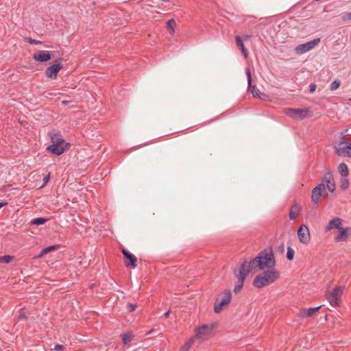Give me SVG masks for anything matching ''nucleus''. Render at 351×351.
<instances>
[{"label":"nucleus","instance_id":"f257e3e1","mask_svg":"<svg viewBox=\"0 0 351 351\" xmlns=\"http://www.w3.org/2000/svg\"><path fill=\"white\" fill-rule=\"evenodd\" d=\"M336 184L333 175L327 171L322 178V182L312 190L311 199L315 204H318L321 197L328 196V191L333 193L335 191Z\"/></svg>","mask_w":351,"mask_h":351},{"label":"nucleus","instance_id":"f03ea898","mask_svg":"<svg viewBox=\"0 0 351 351\" xmlns=\"http://www.w3.org/2000/svg\"><path fill=\"white\" fill-rule=\"evenodd\" d=\"M250 262L254 269L256 267L260 270L275 269L276 261L272 251L261 252L258 256L250 260Z\"/></svg>","mask_w":351,"mask_h":351},{"label":"nucleus","instance_id":"7ed1b4c3","mask_svg":"<svg viewBox=\"0 0 351 351\" xmlns=\"http://www.w3.org/2000/svg\"><path fill=\"white\" fill-rule=\"evenodd\" d=\"M49 136H50L52 144L48 146L47 149L51 153L56 155H60L70 148V143L65 142L64 139L58 132H50Z\"/></svg>","mask_w":351,"mask_h":351},{"label":"nucleus","instance_id":"20e7f679","mask_svg":"<svg viewBox=\"0 0 351 351\" xmlns=\"http://www.w3.org/2000/svg\"><path fill=\"white\" fill-rule=\"evenodd\" d=\"M280 271L276 269H267L256 276L253 281V285L256 288L261 289L275 282L280 278Z\"/></svg>","mask_w":351,"mask_h":351},{"label":"nucleus","instance_id":"39448f33","mask_svg":"<svg viewBox=\"0 0 351 351\" xmlns=\"http://www.w3.org/2000/svg\"><path fill=\"white\" fill-rule=\"evenodd\" d=\"M254 269L251 263L247 261H245L241 263L237 269L234 271V276L237 278V282L234 287V292L235 293H239L243 287V282L249 274V273Z\"/></svg>","mask_w":351,"mask_h":351},{"label":"nucleus","instance_id":"423d86ee","mask_svg":"<svg viewBox=\"0 0 351 351\" xmlns=\"http://www.w3.org/2000/svg\"><path fill=\"white\" fill-rule=\"evenodd\" d=\"M214 334L213 324H203L195 329V337L200 342L209 339Z\"/></svg>","mask_w":351,"mask_h":351},{"label":"nucleus","instance_id":"0eeeda50","mask_svg":"<svg viewBox=\"0 0 351 351\" xmlns=\"http://www.w3.org/2000/svg\"><path fill=\"white\" fill-rule=\"evenodd\" d=\"M232 294L230 291H223L216 299L214 304V311L219 313L225 306H227L231 302Z\"/></svg>","mask_w":351,"mask_h":351},{"label":"nucleus","instance_id":"6e6552de","mask_svg":"<svg viewBox=\"0 0 351 351\" xmlns=\"http://www.w3.org/2000/svg\"><path fill=\"white\" fill-rule=\"evenodd\" d=\"M344 289V286L335 287L333 290L327 295V300L331 306H339L340 305Z\"/></svg>","mask_w":351,"mask_h":351},{"label":"nucleus","instance_id":"1a4fd4ad","mask_svg":"<svg viewBox=\"0 0 351 351\" xmlns=\"http://www.w3.org/2000/svg\"><path fill=\"white\" fill-rule=\"evenodd\" d=\"M336 154L340 156L351 157V143L346 141L344 137L341 138L338 147H335Z\"/></svg>","mask_w":351,"mask_h":351},{"label":"nucleus","instance_id":"9d476101","mask_svg":"<svg viewBox=\"0 0 351 351\" xmlns=\"http://www.w3.org/2000/svg\"><path fill=\"white\" fill-rule=\"evenodd\" d=\"M297 235L301 243L304 245L309 243L311 241V234L306 225L302 224L298 228L297 230Z\"/></svg>","mask_w":351,"mask_h":351},{"label":"nucleus","instance_id":"9b49d317","mask_svg":"<svg viewBox=\"0 0 351 351\" xmlns=\"http://www.w3.org/2000/svg\"><path fill=\"white\" fill-rule=\"evenodd\" d=\"M62 69V65L60 60H56L55 63L48 66L45 71L47 77L51 80L57 78L59 71Z\"/></svg>","mask_w":351,"mask_h":351},{"label":"nucleus","instance_id":"f8f14e48","mask_svg":"<svg viewBox=\"0 0 351 351\" xmlns=\"http://www.w3.org/2000/svg\"><path fill=\"white\" fill-rule=\"evenodd\" d=\"M320 42V38H317L307 43L300 44L295 47V51L299 54L304 53L313 49Z\"/></svg>","mask_w":351,"mask_h":351},{"label":"nucleus","instance_id":"ddd939ff","mask_svg":"<svg viewBox=\"0 0 351 351\" xmlns=\"http://www.w3.org/2000/svg\"><path fill=\"white\" fill-rule=\"evenodd\" d=\"M308 110L299 108H288L286 114L289 117L295 119H304L307 117Z\"/></svg>","mask_w":351,"mask_h":351},{"label":"nucleus","instance_id":"4468645a","mask_svg":"<svg viewBox=\"0 0 351 351\" xmlns=\"http://www.w3.org/2000/svg\"><path fill=\"white\" fill-rule=\"evenodd\" d=\"M51 54L48 51H39L38 53H35L32 56V58L40 62H47L51 59Z\"/></svg>","mask_w":351,"mask_h":351},{"label":"nucleus","instance_id":"2eb2a0df","mask_svg":"<svg viewBox=\"0 0 351 351\" xmlns=\"http://www.w3.org/2000/svg\"><path fill=\"white\" fill-rule=\"evenodd\" d=\"M339 233L335 237V242L346 241L348 239L349 235L351 234V228H341L338 230Z\"/></svg>","mask_w":351,"mask_h":351},{"label":"nucleus","instance_id":"dca6fc26","mask_svg":"<svg viewBox=\"0 0 351 351\" xmlns=\"http://www.w3.org/2000/svg\"><path fill=\"white\" fill-rule=\"evenodd\" d=\"M122 253L124 256V263L126 267H132L133 268L136 267L137 258L136 257L128 252L126 250H122Z\"/></svg>","mask_w":351,"mask_h":351},{"label":"nucleus","instance_id":"f3484780","mask_svg":"<svg viewBox=\"0 0 351 351\" xmlns=\"http://www.w3.org/2000/svg\"><path fill=\"white\" fill-rule=\"evenodd\" d=\"M322 307L319 306L317 307L302 308L298 313V317L300 318L311 317L314 316L315 313Z\"/></svg>","mask_w":351,"mask_h":351},{"label":"nucleus","instance_id":"a211bd4d","mask_svg":"<svg viewBox=\"0 0 351 351\" xmlns=\"http://www.w3.org/2000/svg\"><path fill=\"white\" fill-rule=\"evenodd\" d=\"M342 219L339 217H334L332 219L326 226L325 230L328 232L333 229L339 230L341 228Z\"/></svg>","mask_w":351,"mask_h":351},{"label":"nucleus","instance_id":"6ab92c4d","mask_svg":"<svg viewBox=\"0 0 351 351\" xmlns=\"http://www.w3.org/2000/svg\"><path fill=\"white\" fill-rule=\"evenodd\" d=\"M245 73L247 78L248 88H251V92L254 97L261 98V95L255 86L252 85V74L250 68L245 69Z\"/></svg>","mask_w":351,"mask_h":351},{"label":"nucleus","instance_id":"aec40b11","mask_svg":"<svg viewBox=\"0 0 351 351\" xmlns=\"http://www.w3.org/2000/svg\"><path fill=\"white\" fill-rule=\"evenodd\" d=\"M235 40H236L237 45L241 49L243 56L245 57V58H247L248 56V51H247V49L244 46V44H243V42L241 38L239 36H237L235 37Z\"/></svg>","mask_w":351,"mask_h":351},{"label":"nucleus","instance_id":"412c9836","mask_svg":"<svg viewBox=\"0 0 351 351\" xmlns=\"http://www.w3.org/2000/svg\"><path fill=\"white\" fill-rule=\"evenodd\" d=\"M300 211V208L297 204L293 205L290 208L289 219L291 220H293L295 218H296L298 217V215H299Z\"/></svg>","mask_w":351,"mask_h":351},{"label":"nucleus","instance_id":"4be33fe9","mask_svg":"<svg viewBox=\"0 0 351 351\" xmlns=\"http://www.w3.org/2000/svg\"><path fill=\"white\" fill-rule=\"evenodd\" d=\"M60 247V245H51V246H49V247H47L44 249L42 250V251L40 252V253L36 256V258H41L43 257L45 254H47L48 253H49L51 251H53V250H58V248Z\"/></svg>","mask_w":351,"mask_h":351},{"label":"nucleus","instance_id":"5701e85b","mask_svg":"<svg viewBox=\"0 0 351 351\" xmlns=\"http://www.w3.org/2000/svg\"><path fill=\"white\" fill-rule=\"evenodd\" d=\"M195 338H189L180 348V351H189L194 343Z\"/></svg>","mask_w":351,"mask_h":351},{"label":"nucleus","instance_id":"b1692460","mask_svg":"<svg viewBox=\"0 0 351 351\" xmlns=\"http://www.w3.org/2000/svg\"><path fill=\"white\" fill-rule=\"evenodd\" d=\"M122 341L124 345L130 343L134 338L131 332L128 331L121 335Z\"/></svg>","mask_w":351,"mask_h":351},{"label":"nucleus","instance_id":"393cba45","mask_svg":"<svg viewBox=\"0 0 351 351\" xmlns=\"http://www.w3.org/2000/svg\"><path fill=\"white\" fill-rule=\"evenodd\" d=\"M338 169H339V173L341 174V176L342 177H348V167H347L346 164L341 163L339 165Z\"/></svg>","mask_w":351,"mask_h":351},{"label":"nucleus","instance_id":"a878e982","mask_svg":"<svg viewBox=\"0 0 351 351\" xmlns=\"http://www.w3.org/2000/svg\"><path fill=\"white\" fill-rule=\"evenodd\" d=\"M175 26H176V21L174 19H171L167 21V28L169 32L171 35L175 34V32H176Z\"/></svg>","mask_w":351,"mask_h":351},{"label":"nucleus","instance_id":"bb28decb","mask_svg":"<svg viewBox=\"0 0 351 351\" xmlns=\"http://www.w3.org/2000/svg\"><path fill=\"white\" fill-rule=\"evenodd\" d=\"M47 221H48L47 218L38 217V218H36V219H34L33 220H32L30 223L32 225L39 226V225L44 224Z\"/></svg>","mask_w":351,"mask_h":351},{"label":"nucleus","instance_id":"cd10ccee","mask_svg":"<svg viewBox=\"0 0 351 351\" xmlns=\"http://www.w3.org/2000/svg\"><path fill=\"white\" fill-rule=\"evenodd\" d=\"M349 186V182L347 177H343L341 180V188L342 190H346Z\"/></svg>","mask_w":351,"mask_h":351},{"label":"nucleus","instance_id":"c85d7f7f","mask_svg":"<svg viewBox=\"0 0 351 351\" xmlns=\"http://www.w3.org/2000/svg\"><path fill=\"white\" fill-rule=\"evenodd\" d=\"M12 259H13V256H9V255L2 256H0V263H9L12 261Z\"/></svg>","mask_w":351,"mask_h":351},{"label":"nucleus","instance_id":"c756f323","mask_svg":"<svg viewBox=\"0 0 351 351\" xmlns=\"http://www.w3.org/2000/svg\"><path fill=\"white\" fill-rule=\"evenodd\" d=\"M294 254H295L294 250L291 247H289L287 248V259L289 261H292L294 257Z\"/></svg>","mask_w":351,"mask_h":351},{"label":"nucleus","instance_id":"7c9ffc66","mask_svg":"<svg viewBox=\"0 0 351 351\" xmlns=\"http://www.w3.org/2000/svg\"><path fill=\"white\" fill-rule=\"evenodd\" d=\"M339 86H340V82L338 80H335L331 83L330 90H335L339 87Z\"/></svg>","mask_w":351,"mask_h":351},{"label":"nucleus","instance_id":"2f4dec72","mask_svg":"<svg viewBox=\"0 0 351 351\" xmlns=\"http://www.w3.org/2000/svg\"><path fill=\"white\" fill-rule=\"evenodd\" d=\"M341 19L343 21H351V12L345 14L341 16Z\"/></svg>","mask_w":351,"mask_h":351},{"label":"nucleus","instance_id":"473e14b6","mask_svg":"<svg viewBox=\"0 0 351 351\" xmlns=\"http://www.w3.org/2000/svg\"><path fill=\"white\" fill-rule=\"evenodd\" d=\"M26 40L30 43V44H33V45H38V44H40L41 42L39 41V40H34V39H32L31 38H26Z\"/></svg>","mask_w":351,"mask_h":351},{"label":"nucleus","instance_id":"72a5a7b5","mask_svg":"<svg viewBox=\"0 0 351 351\" xmlns=\"http://www.w3.org/2000/svg\"><path fill=\"white\" fill-rule=\"evenodd\" d=\"M127 308H128V311L132 312V311H134L136 309V305L134 304L129 303L127 305Z\"/></svg>","mask_w":351,"mask_h":351},{"label":"nucleus","instance_id":"f704fd0d","mask_svg":"<svg viewBox=\"0 0 351 351\" xmlns=\"http://www.w3.org/2000/svg\"><path fill=\"white\" fill-rule=\"evenodd\" d=\"M63 346L62 345H60V344H56L55 346H54V350L56 351H62L63 350Z\"/></svg>","mask_w":351,"mask_h":351},{"label":"nucleus","instance_id":"c9c22d12","mask_svg":"<svg viewBox=\"0 0 351 351\" xmlns=\"http://www.w3.org/2000/svg\"><path fill=\"white\" fill-rule=\"evenodd\" d=\"M316 85L315 84H311L310 85V93H313L315 90Z\"/></svg>","mask_w":351,"mask_h":351},{"label":"nucleus","instance_id":"e433bc0d","mask_svg":"<svg viewBox=\"0 0 351 351\" xmlns=\"http://www.w3.org/2000/svg\"><path fill=\"white\" fill-rule=\"evenodd\" d=\"M49 174H48L47 176H45L44 178H43V182L45 184H47L49 181Z\"/></svg>","mask_w":351,"mask_h":351},{"label":"nucleus","instance_id":"4c0bfd02","mask_svg":"<svg viewBox=\"0 0 351 351\" xmlns=\"http://www.w3.org/2000/svg\"><path fill=\"white\" fill-rule=\"evenodd\" d=\"M7 204H8V202H0V208L6 206Z\"/></svg>","mask_w":351,"mask_h":351},{"label":"nucleus","instance_id":"58836bf2","mask_svg":"<svg viewBox=\"0 0 351 351\" xmlns=\"http://www.w3.org/2000/svg\"><path fill=\"white\" fill-rule=\"evenodd\" d=\"M26 319L25 315H23V314H20V315H19V319Z\"/></svg>","mask_w":351,"mask_h":351},{"label":"nucleus","instance_id":"ea45409f","mask_svg":"<svg viewBox=\"0 0 351 351\" xmlns=\"http://www.w3.org/2000/svg\"><path fill=\"white\" fill-rule=\"evenodd\" d=\"M69 103V101L66 100L62 101V104L64 106L67 105Z\"/></svg>","mask_w":351,"mask_h":351},{"label":"nucleus","instance_id":"a19ab883","mask_svg":"<svg viewBox=\"0 0 351 351\" xmlns=\"http://www.w3.org/2000/svg\"><path fill=\"white\" fill-rule=\"evenodd\" d=\"M169 314H170V311L169 310L168 311H167V312L164 314V315H165L166 317H167L169 315Z\"/></svg>","mask_w":351,"mask_h":351},{"label":"nucleus","instance_id":"79ce46f5","mask_svg":"<svg viewBox=\"0 0 351 351\" xmlns=\"http://www.w3.org/2000/svg\"><path fill=\"white\" fill-rule=\"evenodd\" d=\"M250 36H243V38H244L245 40H247V39H249V38H250Z\"/></svg>","mask_w":351,"mask_h":351},{"label":"nucleus","instance_id":"37998d69","mask_svg":"<svg viewBox=\"0 0 351 351\" xmlns=\"http://www.w3.org/2000/svg\"><path fill=\"white\" fill-rule=\"evenodd\" d=\"M164 2H169L171 0H162Z\"/></svg>","mask_w":351,"mask_h":351}]
</instances>
